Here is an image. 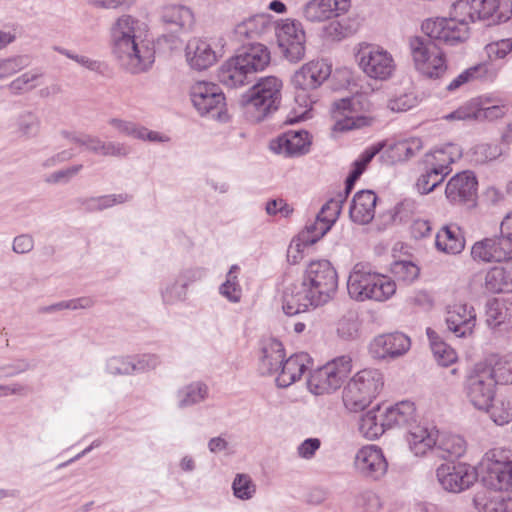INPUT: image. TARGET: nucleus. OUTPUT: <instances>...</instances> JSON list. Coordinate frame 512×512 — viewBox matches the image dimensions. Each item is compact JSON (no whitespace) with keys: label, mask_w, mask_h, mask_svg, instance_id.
<instances>
[{"label":"nucleus","mask_w":512,"mask_h":512,"mask_svg":"<svg viewBox=\"0 0 512 512\" xmlns=\"http://www.w3.org/2000/svg\"><path fill=\"white\" fill-rule=\"evenodd\" d=\"M252 76L253 74L239 54L223 63L218 72L219 81L230 88L248 84Z\"/></svg>","instance_id":"obj_25"},{"label":"nucleus","mask_w":512,"mask_h":512,"mask_svg":"<svg viewBox=\"0 0 512 512\" xmlns=\"http://www.w3.org/2000/svg\"><path fill=\"white\" fill-rule=\"evenodd\" d=\"M284 360V348L280 341L268 339L264 342L260 361V371L262 374L278 372Z\"/></svg>","instance_id":"obj_35"},{"label":"nucleus","mask_w":512,"mask_h":512,"mask_svg":"<svg viewBox=\"0 0 512 512\" xmlns=\"http://www.w3.org/2000/svg\"><path fill=\"white\" fill-rule=\"evenodd\" d=\"M456 11L471 24L476 21H488L498 24L512 16V3L499 0H456Z\"/></svg>","instance_id":"obj_10"},{"label":"nucleus","mask_w":512,"mask_h":512,"mask_svg":"<svg viewBox=\"0 0 512 512\" xmlns=\"http://www.w3.org/2000/svg\"><path fill=\"white\" fill-rule=\"evenodd\" d=\"M467 449L465 439L456 434L451 433H438L436 452L439 457L443 459L460 458Z\"/></svg>","instance_id":"obj_38"},{"label":"nucleus","mask_w":512,"mask_h":512,"mask_svg":"<svg viewBox=\"0 0 512 512\" xmlns=\"http://www.w3.org/2000/svg\"><path fill=\"white\" fill-rule=\"evenodd\" d=\"M350 7V0H309L302 8V15L308 22L321 23L340 17Z\"/></svg>","instance_id":"obj_22"},{"label":"nucleus","mask_w":512,"mask_h":512,"mask_svg":"<svg viewBox=\"0 0 512 512\" xmlns=\"http://www.w3.org/2000/svg\"><path fill=\"white\" fill-rule=\"evenodd\" d=\"M460 156V147L456 144L449 143L426 153L423 164L424 166L435 168L448 175L452 171L451 165L459 159Z\"/></svg>","instance_id":"obj_31"},{"label":"nucleus","mask_w":512,"mask_h":512,"mask_svg":"<svg viewBox=\"0 0 512 512\" xmlns=\"http://www.w3.org/2000/svg\"><path fill=\"white\" fill-rule=\"evenodd\" d=\"M411 346L410 338L403 333H390L376 336L369 346L374 358H397L404 355Z\"/></svg>","instance_id":"obj_23"},{"label":"nucleus","mask_w":512,"mask_h":512,"mask_svg":"<svg viewBox=\"0 0 512 512\" xmlns=\"http://www.w3.org/2000/svg\"><path fill=\"white\" fill-rule=\"evenodd\" d=\"M421 29L430 40H437L450 46L465 42L470 36V23L460 16L454 4L448 18L426 19Z\"/></svg>","instance_id":"obj_7"},{"label":"nucleus","mask_w":512,"mask_h":512,"mask_svg":"<svg viewBox=\"0 0 512 512\" xmlns=\"http://www.w3.org/2000/svg\"><path fill=\"white\" fill-rule=\"evenodd\" d=\"M162 19L184 31H190L195 23L192 10L184 5H169L163 8Z\"/></svg>","instance_id":"obj_41"},{"label":"nucleus","mask_w":512,"mask_h":512,"mask_svg":"<svg viewBox=\"0 0 512 512\" xmlns=\"http://www.w3.org/2000/svg\"><path fill=\"white\" fill-rule=\"evenodd\" d=\"M446 176V174L436 170L435 168L424 166V171L416 182L418 192L421 194H429L443 182Z\"/></svg>","instance_id":"obj_55"},{"label":"nucleus","mask_w":512,"mask_h":512,"mask_svg":"<svg viewBox=\"0 0 512 512\" xmlns=\"http://www.w3.org/2000/svg\"><path fill=\"white\" fill-rule=\"evenodd\" d=\"M491 371L498 384L512 385V353L499 357Z\"/></svg>","instance_id":"obj_59"},{"label":"nucleus","mask_w":512,"mask_h":512,"mask_svg":"<svg viewBox=\"0 0 512 512\" xmlns=\"http://www.w3.org/2000/svg\"><path fill=\"white\" fill-rule=\"evenodd\" d=\"M245 64L254 75L257 72L263 71L271 61V54L267 46L261 43L252 42L238 53Z\"/></svg>","instance_id":"obj_36"},{"label":"nucleus","mask_w":512,"mask_h":512,"mask_svg":"<svg viewBox=\"0 0 512 512\" xmlns=\"http://www.w3.org/2000/svg\"><path fill=\"white\" fill-rule=\"evenodd\" d=\"M310 357L306 353H297L285 359L277 373L276 384L286 388L301 379L308 370Z\"/></svg>","instance_id":"obj_26"},{"label":"nucleus","mask_w":512,"mask_h":512,"mask_svg":"<svg viewBox=\"0 0 512 512\" xmlns=\"http://www.w3.org/2000/svg\"><path fill=\"white\" fill-rule=\"evenodd\" d=\"M478 121H493L505 116L508 106L503 99L493 95L478 97Z\"/></svg>","instance_id":"obj_40"},{"label":"nucleus","mask_w":512,"mask_h":512,"mask_svg":"<svg viewBox=\"0 0 512 512\" xmlns=\"http://www.w3.org/2000/svg\"><path fill=\"white\" fill-rule=\"evenodd\" d=\"M506 266H495L487 270L484 277V288L487 292L510 293L512 292V282L508 280Z\"/></svg>","instance_id":"obj_43"},{"label":"nucleus","mask_w":512,"mask_h":512,"mask_svg":"<svg viewBox=\"0 0 512 512\" xmlns=\"http://www.w3.org/2000/svg\"><path fill=\"white\" fill-rule=\"evenodd\" d=\"M438 430L433 426L414 425L409 428L407 443L415 456H424L432 449L436 450Z\"/></svg>","instance_id":"obj_28"},{"label":"nucleus","mask_w":512,"mask_h":512,"mask_svg":"<svg viewBox=\"0 0 512 512\" xmlns=\"http://www.w3.org/2000/svg\"><path fill=\"white\" fill-rule=\"evenodd\" d=\"M310 144L311 140L307 131L290 130L273 140L270 148L278 154L295 156L307 153Z\"/></svg>","instance_id":"obj_24"},{"label":"nucleus","mask_w":512,"mask_h":512,"mask_svg":"<svg viewBox=\"0 0 512 512\" xmlns=\"http://www.w3.org/2000/svg\"><path fill=\"white\" fill-rule=\"evenodd\" d=\"M337 334L345 340H353L359 336V321L355 313L349 312L338 321Z\"/></svg>","instance_id":"obj_61"},{"label":"nucleus","mask_w":512,"mask_h":512,"mask_svg":"<svg viewBox=\"0 0 512 512\" xmlns=\"http://www.w3.org/2000/svg\"><path fill=\"white\" fill-rule=\"evenodd\" d=\"M484 51L490 61L504 59L512 52V38L492 41L485 45Z\"/></svg>","instance_id":"obj_64"},{"label":"nucleus","mask_w":512,"mask_h":512,"mask_svg":"<svg viewBox=\"0 0 512 512\" xmlns=\"http://www.w3.org/2000/svg\"><path fill=\"white\" fill-rule=\"evenodd\" d=\"M29 65V59L25 55H14L0 58V81L6 80Z\"/></svg>","instance_id":"obj_57"},{"label":"nucleus","mask_w":512,"mask_h":512,"mask_svg":"<svg viewBox=\"0 0 512 512\" xmlns=\"http://www.w3.org/2000/svg\"><path fill=\"white\" fill-rule=\"evenodd\" d=\"M435 245L446 254H459L465 247V239L457 225L449 224L437 232Z\"/></svg>","instance_id":"obj_34"},{"label":"nucleus","mask_w":512,"mask_h":512,"mask_svg":"<svg viewBox=\"0 0 512 512\" xmlns=\"http://www.w3.org/2000/svg\"><path fill=\"white\" fill-rule=\"evenodd\" d=\"M61 135L64 138L70 140L71 142H74L76 144H79V145L85 147V149L90 152H93L98 155L102 154L105 141L101 140L97 136L77 135L75 133L68 132V131H62Z\"/></svg>","instance_id":"obj_60"},{"label":"nucleus","mask_w":512,"mask_h":512,"mask_svg":"<svg viewBox=\"0 0 512 512\" xmlns=\"http://www.w3.org/2000/svg\"><path fill=\"white\" fill-rule=\"evenodd\" d=\"M383 386L382 374L376 369L357 372L344 386L343 403L351 412L364 410Z\"/></svg>","instance_id":"obj_4"},{"label":"nucleus","mask_w":512,"mask_h":512,"mask_svg":"<svg viewBox=\"0 0 512 512\" xmlns=\"http://www.w3.org/2000/svg\"><path fill=\"white\" fill-rule=\"evenodd\" d=\"M512 318V304L506 301L493 300L488 303L486 322L491 328L509 322Z\"/></svg>","instance_id":"obj_51"},{"label":"nucleus","mask_w":512,"mask_h":512,"mask_svg":"<svg viewBox=\"0 0 512 512\" xmlns=\"http://www.w3.org/2000/svg\"><path fill=\"white\" fill-rule=\"evenodd\" d=\"M396 292V283L387 275L373 271L369 300L385 302Z\"/></svg>","instance_id":"obj_46"},{"label":"nucleus","mask_w":512,"mask_h":512,"mask_svg":"<svg viewBox=\"0 0 512 512\" xmlns=\"http://www.w3.org/2000/svg\"><path fill=\"white\" fill-rule=\"evenodd\" d=\"M265 30V21L261 17L253 16L238 23L234 29V35L237 41L246 46L258 39Z\"/></svg>","instance_id":"obj_39"},{"label":"nucleus","mask_w":512,"mask_h":512,"mask_svg":"<svg viewBox=\"0 0 512 512\" xmlns=\"http://www.w3.org/2000/svg\"><path fill=\"white\" fill-rule=\"evenodd\" d=\"M320 305L323 303L303 281L290 284L283 292L282 308L287 315L293 316Z\"/></svg>","instance_id":"obj_19"},{"label":"nucleus","mask_w":512,"mask_h":512,"mask_svg":"<svg viewBox=\"0 0 512 512\" xmlns=\"http://www.w3.org/2000/svg\"><path fill=\"white\" fill-rule=\"evenodd\" d=\"M436 477L444 490L459 493L477 481L478 473L475 467L466 463H444L436 469Z\"/></svg>","instance_id":"obj_17"},{"label":"nucleus","mask_w":512,"mask_h":512,"mask_svg":"<svg viewBox=\"0 0 512 512\" xmlns=\"http://www.w3.org/2000/svg\"><path fill=\"white\" fill-rule=\"evenodd\" d=\"M132 355H115L105 362V372L112 376L134 375Z\"/></svg>","instance_id":"obj_53"},{"label":"nucleus","mask_w":512,"mask_h":512,"mask_svg":"<svg viewBox=\"0 0 512 512\" xmlns=\"http://www.w3.org/2000/svg\"><path fill=\"white\" fill-rule=\"evenodd\" d=\"M330 74L331 65L325 60L310 61L294 73L292 83L297 89L295 101L302 111L295 117H287L286 122L293 123L308 117L313 102L308 92L318 88Z\"/></svg>","instance_id":"obj_3"},{"label":"nucleus","mask_w":512,"mask_h":512,"mask_svg":"<svg viewBox=\"0 0 512 512\" xmlns=\"http://www.w3.org/2000/svg\"><path fill=\"white\" fill-rule=\"evenodd\" d=\"M503 154L502 147L497 143H481L474 147V161L480 164L496 160Z\"/></svg>","instance_id":"obj_62"},{"label":"nucleus","mask_w":512,"mask_h":512,"mask_svg":"<svg viewBox=\"0 0 512 512\" xmlns=\"http://www.w3.org/2000/svg\"><path fill=\"white\" fill-rule=\"evenodd\" d=\"M276 36L288 61L296 63L304 58L306 34L300 21L290 18L280 20L276 26Z\"/></svg>","instance_id":"obj_14"},{"label":"nucleus","mask_w":512,"mask_h":512,"mask_svg":"<svg viewBox=\"0 0 512 512\" xmlns=\"http://www.w3.org/2000/svg\"><path fill=\"white\" fill-rule=\"evenodd\" d=\"M355 32L356 28L350 24L349 19L331 21L323 28L324 36L334 41H340Z\"/></svg>","instance_id":"obj_58"},{"label":"nucleus","mask_w":512,"mask_h":512,"mask_svg":"<svg viewBox=\"0 0 512 512\" xmlns=\"http://www.w3.org/2000/svg\"><path fill=\"white\" fill-rule=\"evenodd\" d=\"M496 482L493 490L478 492L473 499L478 512H508L510 494L505 491L512 489V464L508 469L494 472Z\"/></svg>","instance_id":"obj_11"},{"label":"nucleus","mask_w":512,"mask_h":512,"mask_svg":"<svg viewBox=\"0 0 512 512\" xmlns=\"http://www.w3.org/2000/svg\"><path fill=\"white\" fill-rule=\"evenodd\" d=\"M138 31L139 21L130 15L120 16L111 27L113 52L132 73L145 71L154 61L152 50L138 43Z\"/></svg>","instance_id":"obj_1"},{"label":"nucleus","mask_w":512,"mask_h":512,"mask_svg":"<svg viewBox=\"0 0 512 512\" xmlns=\"http://www.w3.org/2000/svg\"><path fill=\"white\" fill-rule=\"evenodd\" d=\"M385 147V142H377L367 147L359 157L354 161L353 168L350 175L346 180V188L347 190L351 189L355 181L362 175L365 171L367 165L371 162V160Z\"/></svg>","instance_id":"obj_47"},{"label":"nucleus","mask_w":512,"mask_h":512,"mask_svg":"<svg viewBox=\"0 0 512 512\" xmlns=\"http://www.w3.org/2000/svg\"><path fill=\"white\" fill-rule=\"evenodd\" d=\"M377 199L372 190L358 191L354 195L349 209L351 220L360 225L370 223L375 216Z\"/></svg>","instance_id":"obj_29"},{"label":"nucleus","mask_w":512,"mask_h":512,"mask_svg":"<svg viewBox=\"0 0 512 512\" xmlns=\"http://www.w3.org/2000/svg\"><path fill=\"white\" fill-rule=\"evenodd\" d=\"M368 109L369 103H363L362 96H353L335 101L332 110L335 119L334 129L336 131H347L370 125L372 119L359 114L361 110Z\"/></svg>","instance_id":"obj_15"},{"label":"nucleus","mask_w":512,"mask_h":512,"mask_svg":"<svg viewBox=\"0 0 512 512\" xmlns=\"http://www.w3.org/2000/svg\"><path fill=\"white\" fill-rule=\"evenodd\" d=\"M209 395V388L202 381H194L180 387L176 392V403L180 409H185L205 401Z\"/></svg>","instance_id":"obj_37"},{"label":"nucleus","mask_w":512,"mask_h":512,"mask_svg":"<svg viewBox=\"0 0 512 512\" xmlns=\"http://www.w3.org/2000/svg\"><path fill=\"white\" fill-rule=\"evenodd\" d=\"M490 408V417L495 424L502 426L512 421V401L510 399H500Z\"/></svg>","instance_id":"obj_63"},{"label":"nucleus","mask_w":512,"mask_h":512,"mask_svg":"<svg viewBox=\"0 0 512 512\" xmlns=\"http://www.w3.org/2000/svg\"><path fill=\"white\" fill-rule=\"evenodd\" d=\"M282 87L283 82L280 78L266 76L260 78L248 90L244 108L252 121L260 122L279 108Z\"/></svg>","instance_id":"obj_2"},{"label":"nucleus","mask_w":512,"mask_h":512,"mask_svg":"<svg viewBox=\"0 0 512 512\" xmlns=\"http://www.w3.org/2000/svg\"><path fill=\"white\" fill-rule=\"evenodd\" d=\"M354 466L359 475L374 481L384 477L388 469L382 450L376 445L360 448L355 455Z\"/></svg>","instance_id":"obj_18"},{"label":"nucleus","mask_w":512,"mask_h":512,"mask_svg":"<svg viewBox=\"0 0 512 512\" xmlns=\"http://www.w3.org/2000/svg\"><path fill=\"white\" fill-rule=\"evenodd\" d=\"M232 491L237 499L250 500L256 494V484L250 475L238 473L233 479Z\"/></svg>","instance_id":"obj_56"},{"label":"nucleus","mask_w":512,"mask_h":512,"mask_svg":"<svg viewBox=\"0 0 512 512\" xmlns=\"http://www.w3.org/2000/svg\"><path fill=\"white\" fill-rule=\"evenodd\" d=\"M240 267L234 264L225 276V281L219 286V294L231 303H238L242 298V287L238 275Z\"/></svg>","instance_id":"obj_50"},{"label":"nucleus","mask_w":512,"mask_h":512,"mask_svg":"<svg viewBox=\"0 0 512 512\" xmlns=\"http://www.w3.org/2000/svg\"><path fill=\"white\" fill-rule=\"evenodd\" d=\"M372 274L373 270L360 263L353 267L347 280L348 294L352 299L360 302L369 300Z\"/></svg>","instance_id":"obj_32"},{"label":"nucleus","mask_w":512,"mask_h":512,"mask_svg":"<svg viewBox=\"0 0 512 512\" xmlns=\"http://www.w3.org/2000/svg\"><path fill=\"white\" fill-rule=\"evenodd\" d=\"M391 149L398 161H406L423 149V141L419 137H411L396 142Z\"/></svg>","instance_id":"obj_54"},{"label":"nucleus","mask_w":512,"mask_h":512,"mask_svg":"<svg viewBox=\"0 0 512 512\" xmlns=\"http://www.w3.org/2000/svg\"><path fill=\"white\" fill-rule=\"evenodd\" d=\"M384 420L388 428L414 426L417 421V411L415 404L404 400L386 408L384 411Z\"/></svg>","instance_id":"obj_33"},{"label":"nucleus","mask_w":512,"mask_h":512,"mask_svg":"<svg viewBox=\"0 0 512 512\" xmlns=\"http://www.w3.org/2000/svg\"><path fill=\"white\" fill-rule=\"evenodd\" d=\"M445 321L456 337H470L477 323L476 311L472 305L455 303L447 307Z\"/></svg>","instance_id":"obj_20"},{"label":"nucleus","mask_w":512,"mask_h":512,"mask_svg":"<svg viewBox=\"0 0 512 512\" xmlns=\"http://www.w3.org/2000/svg\"><path fill=\"white\" fill-rule=\"evenodd\" d=\"M160 296L164 305H178L187 300L188 288L177 277H174L161 284Z\"/></svg>","instance_id":"obj_45"},{"label":"nucleus","mask_w":512,"mask_h":512,"mask_svg":"<svg viewBox=\"0 0 512 512\" xmlns=\"http://www.w3.org/2000/svg\"><path fill=\"white\" fill-rule=\"evenodd\" d=\"M119 134L134 139L149 141L153 143H162L169 141V137L157 131H152L135 122L123 120L120 118H111L108 121Z\"/></svg>","instance_id":"obj_30"},{"label":"nucleus","mask_w":512,"mask_h":512,"mask_svg":"<svg viewBox=\"0 0 512 512\" xmlns=\"http://www.w3.org/2000/svg\"><path fill=\"white\" fill-rule=\"evenodd\" d=\"M43 75L40 69H31L13 79L7 85V89L13 95L28 93L40 85V80L43 78Z\"/></svg>","instance_id":"obj_48"},{"label":"nucleus","mask_w":512,"mask_h":512,"mask_svg":"<svg viewBox=\"0 0 512 512\" xmlns=\"http://www.w3.org/2000/svg\"><path fill=\"white\" fill-rule=\"evenodd\" d=\"M478 181L472 171H462L449 179L445 187L446 199L452 204L474 202Z\"/></svg>","instance_id":"obj_21"},{"label":"nucleus","mask_w":512,"mask_h":512,"mask_svg":"<svg viewBox=\"0 0 512 512\" xmlns=\"http://www.w3.org/2000/svg\"><path fill=\"white\" fill-rule=\"evenodd\" d=\"M186 60L191 68L204 70L217 61V54L212 45L205 39L192 38L185 48Z\"/></svg>","instance_id":"obj_27"},{"label":"nucleus","mask_w":512,"mask_h":512,"mask_svg":"<svg viewBox=\"0 0 512 512\" xmlns=\"http://www.w3.org/2000/svg\"><path fill=\"white\" fill-rule=\"evenodd\" d=\"M302 281L323 304L334 296L338 285L336 270L325 259L311 261Z\"/></svg>","instance_id":"obj_12"},{"label":"nucleus","mask_w":512,"mask_h":512,"mask_svg":"<svg viewBox=\"0 0 512 512\" xmlns=\"http://www.w3.org/2000/svg\"><path fill=\"white\" fill-rule=\"evenodd\" d=\"M408 46L414 66L428 78H439L447 70L444 52L430 39L421 36L409 38Z\"/></svg>","instance_id":"obj_8"},{"label":"nucleus","mask_w":512,"mask_h":512,"mask_svg":"<svg viewBox=\"0 0 512 512\" xmlns=\"http://www.w3.org/2000/svg\"><path fill=\"white\" fill-rule=\"evenodd\" d=\"M470 254L479 264L508 261L512 259V238L502 234L486 237L472 245Z\"/></svg>","instance_id":"obj_16"},{"label":"nucleus","mask_w":512,"mask_h":512,"mask_svg":"<svg viewBox=\"0 0 512 512\" xmlns=\"http://www.w3.org/2000/svg\"><path fill=\"white\" fill-rule=\"evenodd\" d=\"M380 409H372L362 415L359 422V431L368 439H376L380 437L386 429H389L385 424L384 412L379 413Z\"/></svg>","instance_id":"obj_42"},{"label":"nucleus","mask_w":512,"mask_h":512,"mask_svg":"<svg viewBox=\"0 0 512 512\" xmlns=\"http://www.w3.org/2000/svg\"><path fill=\"white\" fill-rule=\"evenodd\" d=\"M14 126L19 137L31 139L39 133L40 119L32 111H23L16 116Z\"/></svg>","instance_id":"obj_52"},{"label":"nucleus","mask_w":512,"mask_h":512,"mask_svg":"<svg viewBox=\"0 0 512 512\" xmlns=\"http://www.w3.org/2000/svg\"><path fill=\"white\" fill-rule=\"evenodd\" d=\"M352 370V358L339 356L313 371L308 379L309 391L317 396L330 394L341 387Z\"/></svg>","instance_id":"obj_9"},{"label":"nucleus","mask_w":512,"mask_h":512,"mask_svg":"<svg viewBox=\"0 0 512 512\" xmlns=\"http://www.w3.org/2000/svg\"><path fill=\"white\" fill-rule=\"evenodd\" d=\"M426 334L430 341V347L434 358L440 365L449 366L457 360V353L455 350L443 342L434 330L427 328Z\"/></svg>","instance_id":"obj_49"},{"label":"nucleus","mask_w":512,"mask_h":512,"mask_svg":"<svg viewBox=\"0 0 512 512\" xmlns=\"http://www.w3.org/2000/svg\"><path fill=\"white\" fill-rule=\"evenodd\" d=\"M131 198L132 197L127 193L88 197L81 200V206L88 212H100L116 205L129 202Z\"/></svg>","instance_id":"obj_44"},{"label":"nucleus","mask_w":512,"mask_h":512,"mask_svg":"<svg viewBox=\"0 0 512 512\" xmlns=\"http://www.w3.org/2000/svg\"><path fill=\"white\" fill-rule=\"evenodd\" d=\"M190 98L200 115L223 119L225 96L218 85L206 81L195 82L190 88Z\"/></svg>","instance_id":"obj_13"},{"label":"nucleus","mask_w":512,"mask_h":512,"mask_svg":"<svg viewBox=\"0 0 512 512\" xmlns=\"http://www.w3.org/2000/svg\"><path fill=\"white\" fill-rule=\"evenodd\" d=\"M491 366L476 364L466 375L463 392L467 402L476 410L488 412L495 399L498 382L493 376Z\"/></svg>","instance_id":"obj_5"},{"label":"nucleus","mask_w":512,"mask_h":512,"mask_svg":"<svg viewBox=\"0 0 512 512\" xmlns=\"http://www.w3.org/2000/svg\"><path fill=\"white\" fill-rule=\"evenodd\" d=\"M355 59L361 71L370 79L386 81L396 72L393 55L382 46L361 42L355 47Z\"/></svg>","instance_id":"obj_6"}]
</instances>
